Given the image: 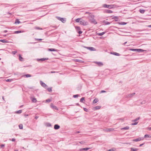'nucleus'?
I'll use <instances>...</instances> for the list:
<instances>
[{"label":"nucleus","instance_id":"1","mask_svg":"<svg viewBox=\"0 0 151 151\" xmlns=\"http://www.w3.org/2000/svg\"><path fill=\"white\" fill-rule=\"evenodd\" d=\"M116 5L115 4L108 5L106 4H104L103 5V7L104 8H108L109 9L114 8L115 7Z\"/></svg>","mask_w":151,"mask_h":151},{"label":"nucleus","instance_id":"2","mask_svg":"<svg viewBox=\"0 0 151 151\" xmlns=\"http://www.w3.org/2000/svg\"><path fill=\"white\" fill-rule=\"evenodd\" d=\"M49 60L48 58H37L36 59L37 60V61L40 62H42L46 60Z\"/></svg>","mask_w":151,"mask_h":151},{"label":"nucleus","instance_id":"3","mask_svg":"<svg viewBox=\"0 0 151 151\" xmlns=\"http://www.w3.org/2000/svg\"><path fill=\"white\" fill-rule=\"evenodd\" d=\"M80 23L83 25H86L88 24V22L83 19H82L80 21Z\"/></svg>","mask_w":151,"mask_h":151},{"label":"nucleus","instance_id":"4","mask_svg":"<svg viewBox=\"0 0 151 151\" xmlns=\"http://www.w3.org/2000/svg\"><path fill=\"white\" fill-rule=\"evenodd\" d=\"M75 28L76 31L79 34H80L82 33V32L81 30V28L79 27H76Z\"/></svg>","mask_w":151,"mask_h":151},{"label":"nucleus","instance_id":"5","mask_svg":"<svg viewBox=\"0 0 151 151\" xmlns=\"http://www.w3.org/2000/svg\"><path fill=\"white\" fill-rule=\"evenodd\" d=\"M57 18L58 20L61 21L63 23H65L66 22V20L65 18H61L59 17H57Z\"/></svg>","mask_w":151,"mask_h":151},{"label":"nucleus","instance_id":"6","mask_svg":"<svg viewBox=\"0 0 151 151\" xmlns=\"http://www.w3.org/2000/svg\"><path fill=\"white\" fill-rule=\"evenodd\" d=\"M40 83L41 86L45 88H46L47 87V86L42 81H40Z\"/></svg>","mask_w":151,"mask_h":151},{"label":"nucleus","instance_id":"7","mask_svg":"<svg viewBox=\"0 0 151 151\" xmlns=\"http://www.w3.org/2000/svg\"><path fill=\"white\" fill-rule=\"evenodd\" d=\"M144 139V138L143 137H139L137 138L134 139L133 140V141L134 142H138Z\"/></svg>","mask_w":151,"mask_h":151},{"label":"nucleus","instance_id":"8","mask_svg":"<svg viewBox=\"0 0 151 151\" xmlns=\"http://www.w3.org/2000/svg\"><path fill=\"white\" fill-rule=\"evenodd\" d=\"M94 63L97 64L98 66L101 67L103 65V63L100 62H95Z\"/></svg>","mask_w":151,"mask_h":151},{"label":"nucleus","instance_id":"9","mask_svg":"<svg viewBox=\"0 0 151 151\" xmlns=\"http://www.w3.org/2000/svg\"><path fill=\"white\" fill-rule=\"evenodd\" d=\"M85 47L86 48L88 49L91 51H95L96 50V49L94 47Z\"/></svg>","mask_w":151,"mask_h":151},{"label":"nucleus","instance_id":"10","mask_svg":"<svg viewBox=\"0 0 151 151\" xmlns=\"http://www.w3.org/2000/svg\"><path fill=\"white\" fill-rule=\"evenodd\" d=\"M90 22L91 23L94 24H96L97 22L96 21L95 19L93 18L92 19L90 20Z\"/></svg>","mask_w":151,"mask_h":151},{"label":"nucleus","instance_id":"11","mask_svg":"<svg viewBox=\"0 0 151 151\" xmlns=\"http://www.w3.org/2000/svg\"><path fill=\"white\" fill-rule=\"evenodd\" d=\"M50 106L51 108L56 110H58V108L55 106H54L53 104L51 103L50 105Z\"/></svg>","mask_w":151,"mask_h":151},{"label":"nucleus","instance_id":"12","mask_svg":"<svg viewBox=\"0 0 151 151\" xmlns=\"http://www.w3.org/2000/svg\"><path fill=\"white\" fill-rule=\"evenodd\" d=\"M90 149V148L86 147V148H82L80 149L79 150L80 151H86L87 150Z\"/></svg>","mask_w":151,"mask_h":151},{"label":"nucleus","instance_id":"13","mask_svg":"<svg viewBox=\"0 0 151 151\" xmlns=\"http://www.w3.org/2000/svg\"><path fill=\"white\" fill-rule=\"evenodd\" d=\"M60 126L58 124H55L54 126V129L55 130H57L60 128Z\"/></svg>","mask_w":151,"mask_h":151},{"label":"nucleus","instance_id":"14","mask_svg":"<svg viewBox=\"0 0 151 151\" xmlns=\"http://www.w3.org/2000/svg\"><path fill=\"white\" fill-rule=\"evenodd\" d=\"M104 12H105V13H106L110 14V13H112L113 12L111 10H108V9H106V10H105Z\"/></svg>","mask_w":151,"mask_h":151},{"label":"nucleus","instance_id":"15","mask_svg":"<svg viewBox=\"0 0 151 151\" xmlns=\"http://www.w3.org/2000/svg\"><path fill=\"white\" fill-rule=\"evenodd\" d=\"M135 94V93H131V94H129L128 95L127 97V98H131L133 96H134V95Z\"/></svg>","mask_w":151,"mask_h":151},{"label":"nucleus","instance_id":"16","mask_svg":"<svg viewBox=\"0 0 151 151\" xmlns=\"http://www.w3.org/2000/svg\"><path fill=\"white\" fill-rule=\"evenodd\" d=\"M110 54L116 56H119L120 55L119 53L116 52H111Z\"/></svg>","mask_w":151,"mask_h":151},{"label":"nucleus","instance_id":"17","mask_svg":"<svg viewBox=\"0 0 151 151\" xmlns=\"http://www.w3.org/2000/svg\"><path fill=\"white\" fill-rule=\"evenodd\" d=\"M103 23L105 25H106L110 24L111 23V22H108L107 21L104 20L103 21Z\"/></svg>","mask_w":151,"mask_h":151},{"label":"nucleus","instance_id":"18","mask_svg":"<svg viewBox=\"0 0 151 151\" xmlns=\"http://www.w3.org/2000/svg\"><path fill=\"white\" fill-rule=\"evenodd\" d=\"M24 32V31L23 30H18V31H14V33L15 34H18L19 33L23 32Z\"/></svg>","mask_w":151,"mask_h":151},{"label":"nucleus","instance_id":"19","mask_svg":"<svg viewBox=\"0 0 151 151\" xmlns=\"http://www.w3.org/2000/svg\"><path fill=\"white\" fill-rule=\"evenodd\" d=\"M130 149L131 150L130 151H137L139 150L138 148H135L133 147H131Z\"/></svg>","mask_w":151,"mask_h":151},{"label":"nucleus","instance_id":"20","mask_svg":"<svg viewBox=\"0 0 151 151\" xmlns=\"http://www.w3.org/2000/svg\"><path fill=\"white\" fill-rule=\"evenodd\" d=\"M114 130V129L113 128H109L106 129V131L107 132H110L111 131H113Z\"/></svg>","mask_w":151,"mask_h":151},{"label":"nucleus","instance_id":"21","mask_svg":"<svg viewBox=\"0 0 151 151\" xmlns=\"http://www.w3.org/2000/svg\"><path fill=\"white\" fill-rule=\"evenodd\" d=\"M118 18V17L117 16H113L112 17V19H115V22H117L118 21V20L117 19Z\"/></svg>","mask_w":151,"mask_h":151},{"label":"nucleus","instance_id":"22","mask_svg":"<svg viewBox=\"0 0 151 151\" xmlns=\"http://www.w3.org/2000/svg\"><path fill=\"white\" fill-rule=\"evenodd\" d=\"M32 101L34 103H36L37 102L36 99L35 98H31Z\"/></svg>","mask_w":151,"mask_h":151},{"label":"nucleus","instance_id":"23","mask_svg":"<svg viewBox=\"0 0 151 151\" xmlns=\"http://www.w3.org/2000/svg\"><path fill=\"white\" fill-rule=\"evenodd\" d=\"M129 127L128 126H127L125 127L122 128L121 129L122 130H128L129 129Z\"/></svg>","mask_w":151,"mask_h":151},{"label":"nucleus","instance_id":"24","mask_svg":"<svg viewBox=\"0 0 151 151\" xmlns=\"http://www.w3.org/2000/svg\"><path fill=\"white\" fill-rule=\"evenodd\" d=\"M48 50L50 51H57V50L54 48H49Z\"/></svg>","mask_w":151,"mask_h":151},{"label":"nucleus","instance_id":"25","mask_svg":"<svg viewBox=\"0 0 151 151\" xmlns=\"http://www.w3.org/2000/svg\"><path fill=\"white\" fill-rule=\"evenodd\" d=\"M99 101V99H95L93 101V104H96Z\"/></svg>","mask_w":151,"mask_h":151},{"label":"nucleus","instance_id":"26","mask_svg":"<svg viewBox=\"0 0 151 151\" xmlns=\"http://www.w3.org/2000/svg\"><path fill=\"white\" fill-rule=\"evenodd\" d=\"M0 41L1 42L3 43H7L8 42L7 41V40H6L5 39H3V40H0Z\"/></svg>","mask_w":151,"mask_h":151},{"label":"nucleus","instance_id":"27","mask_svg":"<svg viewBox=\"0 0 151 151\" xmlns=\"http://www.w3.org/2000/svg\"><path fill=\"white\" fill-rule=\"evenodd\" d=\"M20 23L19 20L18 19H16L15 21L14 22V24H19Z\"/></svg>","mask_w":151,"mask_h":151},{"label":"nucleus","instance_id":"28","mask_svg":"<svg viewBox=\"0 0 151 151\" xmlns=\"http://www.w3.org/2000/svg\"><path fill=\"white\" fill-rule=\"evenodd\" d=\"M105 32H103L101 33H97V34L98 36H101L103 35H104V34H105Z\"/></svg>","mask_w":151,"mask_h":151},{"label":"nucleus","instance_id":"29","mask_svg":"<svg viewBox=\"0 0 151 151\" xmlns=\"http://www.w3.org/2000/svg\"><path fill=\"white\" fill-rule=\"evenodd\" d=\"M146 51L145 50H144L142 49H137V52H142L144 51Z\"/></svg>","mask_w":151,"mask_h":151},{"label":"nucleus","instance_id":"30","mask_svg":"<svg viewBox=\"0 0 151 151\" xmlns=\"http://www.w3.org/2000/svg\"><path fill=\"white\" fill-rule=\"evenodd\" d=\"M24 76H25L26 78H28L31 77V75L29 74H27L22 76V77Z\"/></svg>","mask_w":151,"mask_h":151},{"label":"nucleus","instance_id":"31","mask_svg":"<svg viewBox=\"0 0 151 151\" xmlns=\"http://www.w3.org/2000/svg\"><path fill=\"white\" fill-rule=\"evenodd\" d=\"M151 137V136L149 135V134H145L144 136V138H150Z\"/></svg>","mask_w":151,"mask_h":151},{"label":"nucleus","instance_id":"32","mask_svg":"<svg viewBox=\"0 0 151 151\" xmlns=\"http://www.w3.org/2000/svg\"><path fill=\"white\" fill-rule=\"evenodd\" d=\"M75 61L76 62H79V63H83V61L82 60H81L79 59H75Z\"/></svg>","mask_w":151,"mask_h":151},{"label":"nucleus","instance_id":"33","mask_svg":"<svg viewBox=\"0 0 151 151\" xmlns=\"http://www.w3.org/2000/svg\"><path fill=\"white\" fill-rule=\"evenodd\" d=\"M19 60L21 61H23V58L22 57L21 55H19Z\"/></svg>","mask_w":151,"mask_h":151},{"label":"nucleus","instance_id":"34","mask_svg":"<svg viewBox=\"0 0 151 151\" xmlns=\"http://www.w3.org/2000/svg\"><path fill=\"white\" fill-rule=\"evenodd\" d=\"M139 12L142 14H144L145 12V10L143 9H140L139 10Z\"/></svg>","mask_w":151,"mask_h":151},{"label":"nucleus","instance_id":"35","mask_svg":"<svg viewBox=\"0 0 151 151\" xmlns=\"http://www.w3.org/2000/svg\"><path fill=\"white\" fill-rule=\"evenodd\" d=\"M35 29L37 30H42L43 29L42 28L39 27H35Z\"/></svg>","mask_w":151,"mask_h":151},{"label":"nucleus","instance_id":"36","mask_svg":"<svg viewBox=\"0 0 151 151\" xmlns=\"http://www.w3.org/2000/svg\"><path fill=\"white\" fill-rule=\"evenodd\" d=\"M119 24L121 25H124L127 24V23L124 22H120Z\"/></svg>","mask_w":151,"mask_h":151},{"label":"nucleus","instance_id":"37","mask_svg":"<svg viewBox=\"0 0 151 151\" xmlns=\"http://www.w3.org/2000/svg\"><path fill=\"white\" fill-rule=\"evenodd\" d=\"M140 119V117H139L136 119H134V120H133L132 121L134 122H135L137 121V120H139Z\"/></svg>","mask_w":151,"mask_h":151},{"label":"nucleus","instance_id":"38","mask_svg":"<svg viewBox=\"0 0 151 151\" xmlns=\"http://www.w3.org/2000/svg\"><path fill=\"white\" fill-rule=\"evenodd\" d=\"M19 128L20 129H23V125L22 124H19Z\"/></svg>","mask_w":151,"mask_h":151},{"label":"nucleus","instance_id":"39","mask_svg":"<svg viewBox=\"0 0 151 151\" xmlns=\"http://www.w3.org/2000/svg\"><path fill=\"white\" fill-rule=\"evenodd\" d=\"M101 107V106H97L95 107L94 108L96 109H100Z\"/></svg>","mask_w":151,"mask_h":151},{"label":"nucleus","instance_id":"40","mask_svg":"<svg viewBox=\"0 0 151 151\" xmlns=\"http://www.w3.org/2000/svg\"><path fill=\"white\" fill-rule=\"evenodd\" d=\"M130 50L134 51H137V49H130L129 50Z\"/></svg>","mask_w":151,"mask_h":151},{"label":"nucleus","instance_id":"41","mask_svg":"<svg viewBox=\"0 0 151 151\" xmlns=\"http://www.w3.org/2000/svg\"><path fill=\"white\" fill-rule=\"evenodd\" d=\"M47 89L49 92H52V88L51 87L48 88H47Z\"/></svg>","mask_w":151,"mask_h":151},{"label":"nucleus","instance_id":"42","mask_svg":"<svg viewBox=\"0 0 151 151\" xmlns=\"http://www.w3.org/2000/svg\"><path fill=\"white\" fill-rule=\"evenodd\" d=\"M46 126L47 127H50L51 126V125L49 123H47L46 124Z\"/></svg>","mask_w":151,"mask_h":151},{"label":"nucleus","instance_id":"43","mask_svg":"<svg viewBox=\"0 0 151 151\" xmlns=\"http://www.w3.org/2000/svg\"><path fill=\"white\" fill-rule=\"evenodd\" d=\"M81 19L80 18H78L76 19L75 21L77 22H80V20Z\"/></svg>","mask_w":151,"mask_h":151},{"label":"nucleus","instance_id":"44","mask_svg":"<svg viewBox=\"0 0 151 151\" xmlns=\"http://www.w3.org/2000/svg\"><path fill=\"white\" fill-rule=\"evenodd\" d=\"M22 112V110H20L19 111H17L16 113L17 114H20Z\"/></svg>","mask_w":151,"mask_h":151},{"label":"nucleus","instance_id":"45","mask_svg":"<svg viewBox=\"0 0 151 151\" xmlns=\"http://www.w3.org/2000/svg\"><path fill=\"white\" fill-rule=\"evenodd\" d=\"M115 148H113L110 149L108 150V151H114L115 150Z\"/></svg>","mask_w":151,"mask_h":151},{"label":"nucleus","instance_id":"46","mask_svg":"<svg viewBox=\"0 0 151 151\" xmlns=\"http://www.w3.org/2000/svg\"><path fill=\"white\" fill-rule=\"evenodd\" d=\"M83 101H85V98L84 97H82L80 100V101L81 102H83Z\"/></svg>","mask_w":151,"mask_h":151},{"label":"nucleus","instance_id":"47","mask_svg":"<svg viewBox=\"0 0 151 151\" xmlns=\"http://www.w3.org/2000/svg\"><path fill=\"white\" fill-rule=\"evenodd\" d=\"M79 96V95L78 94H76L73 95V96L74 98H76L78 97Z\"/></svg>","mask_w":151,"mask_h":151},{"label":"nucleus","instance_id":"48","mask_svg":"<svg viewBox=\"0 0 151 151\" xmlns=\"http://www.w3.org/2000/svg\"><path fill=\"white\" fill-rule=\"evenodd\" d=\"M138 123V122H135L134 123H132V125H137Z\"/></svg>","mask_w":151,"mask_h":151},{"label":"nucleus","instance_id":"49","mask_svg":"<svg viewBox=\"0 0 151 151\" xmlns=\"http://www.w3.org/2000/svg\"><path fill=\"white\" fill-rule=\"evenodd\" d=\"M46 101L47 102H50L51 101V100L50 99H48L46 100Z\"/></svg>","mask_w":151,"mask_h":151},{"label":"nucleus","instance_id":"50","mask_svg":"<svg viewBox=\"0 0 151 151\" xmlns=\"http://www.w3.org/2000/svg\"><path fill=\"white\" fill-rule=\"evenodd\" d=\"M106 91L104 90H102L100 92V93H106Z\"/></svg>","mask_w":151,"mask_h":151},{"label":"nucleus","instance_id":"51","mask_svg":"<svg viewBox=\"0 0 151 151\" xmlns=\"http://www.w3.org/2000/svg\"><path fill=\"white\" fill-rule=\"evenodd\" d=\"M17 51H13L12 52V54L13 55H15L17 53Z\"/></svg>","mask_w":151,"mask_h":151},{"label":"nucleus","instance_id":"52","mask_svg":"<svg viewBox=\"0 0 151 151\" xmlns=\"http://www.w3.org/2000/svg\"><path fill=\"white\" fill-rule=\"evenodd\" d=\"M83 109L84 111L86 112H88V109L86 108H84Z\"/></svg>","mask_w":151,"mask_h":151},{"label":"nucleus","instance_id":"53","mask_svg":"<svg viewBox=\"0 0 151 151\" xmlns=\"http://www.w3.org/2000/svg\"><path fill=\"white\" fill-rule=\"evenodd\" d=\"M79 143L80 144H83L84 143H85V142L84 141H81Z\"/></svg>","mask_w":151,"mask_h":151},{"label":"nucleus","instance_id":"54","mask_svg":"<svg viewBox=\"0 0 151 151\" xmlns=\"http://www.w3.org/2000/svg\"><path fill=\"white\" fill-rule=\"evenodd\" d=\"M5 144H1V145L0 146L1 148H2L3 147H4Z\"/></svg>","mask_w":151,"mask_h":151},{"label":"nucleus","instance_id":"55","mask_svg":"<svg viewBox=\"0 0 151 151\" xmlns=\"http://www.w3.org/2000/svg\"><path fill=\"white\" fill-rule=\"evenodd\" d=\"M6 81L7 82H10V81H11V80L10 79H8L6 80Z\"/></svg>","mask_w":151,"mask_h":151},{"label":"nucleus","instance_id":"56","mask_svg":"<svg viewBox=\"0 0 151 151\" xmlns=\"http://www.w3.org/2000/svg\"><path fill=\"white\" fill-rule=\"evenodd\" d=\"M2 99H3V100L4 101V102H6V101H5V100L4 99V96H2Z\"/></svg>","mask_w":151,"mask_h":151},{"label":"nucleus","instance_id":"57","mask_svg":"<svg viewBox=\"0 0 151 151\" xmlns=\"http://www.w3.org/2000/svg\"><path fill=\"white\" fill-rule=\"evenodd\" d=\"M36 40L38 41H40L42 40V39H37Z\"/></svg>","mask_w":151,"mask_h":151},{"label":"nucleus","instance_id":"58","mask_svg":"<svg viewBox=\"0 0 151 151\" xmlns=\"http://www.w3.org/2000/svg\"><path fill=\"white\" fill-rule=\"evenodd\" d=\"M11 140L12 142H14L15 140V139L14 138H12Z\"/></svg>","mask_w":151,"mask_h":151},{"label":"nucleus","instance_id":"59","mask_svg":"<svg viewBox=\"0 0 151 151\" xmlns=\"http://www.w3.org/2000/svg\"><path fill=\"white\" fill-rule=\"evenodd\" d=\"M144 143H142V144H140L139 145V147H141L142 145H144Z\"/></svg>","mask_w":151,"mask_h":151},{"label":"nucleus","instance_id":"60","mask_svg":"<svg viewBox=\"0 0 151 151\" xmlns=\"http://www.w3.org/2000/svg\"><path fill=\"white\" fill-rule=\"evenodd\" d=\"M39 117L38 116H35V119H37Z\"/></svg>","mask_w":151,"mask_h":151},{"label":"nucleus","instance_id":"61","mask_svg":"<svg viewBox=\"0 0 151 151\" xmlns=\"http://www.w3.org/2000/svg\"><path fill=\"white\" fill-rule=\"evenodd\" d=\"M56 72H57L54 71H52L51 72V73H56Z\"/></svg>","mask_w":151,"mask_h":151},{"label":"nucleus","instance_id":"62","mask_svg":"<svg viewBox=\"0 0 151 151\" xmlns=\"http://www.w3.org/2000/svg\"><path fill=\"white\" fill-rule=\"evenodd\" d=\"M7 32L8 31L7 30H5L3 32L4 33H5Z\"/></svg>","mask_w":151,"mask_h":151},{"label":"nucleus","instance_id":"63","mask_svg":"<svg viewBox=\"0 0 151 151\" xmlns=\"http://www.w3.org/2000/svg\"><path fill=\"white\" fill-rule=\"evenodd\" d=\"M76 105L77 106H80V104L78 103H76Z\"/></svg>","mask_w":151,"mask_h":151},{"label":"nucleus","instance_id":"64","mask_svg":"<svg viewBox=\"0 0 151 151\" xmlns=\"http://www.w3.org/2000/svg\"><path fill=\"white\" fill-rule=\"evenodd\" d=\"M80 132L79 131H78L76 132V133L78 134L80 133Z\"/></svg>","mask_w":151,"mask_h":151}]
</instances>
